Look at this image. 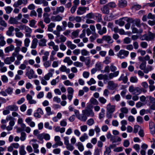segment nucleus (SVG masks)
Returning a JSON list of instances; mask_svg holds the SVG:
<instances>
[{
    "mask_svg": "<svg viewBox=\"0 0 155 155\" xmlns=\"http://www.w3.org/2000/svg\"><path fill=\"white\" fill-rule=\"evenodd\" d=\"M83 114L80 115L78 117V118L80 120L85 122L87 120V116H89L93 117L94 115V113L92 110H87L82 111Z\"/></svg>",
    "mask_w": 155,
    "mask_h": 155,
    "instance_id": "obj_1",
    "label": "nucleus"
},
{
    "mask_svg": "<svg viewBox=\"0 0 155 155\" xmlns=\"http://www.w3.org/2000/svg\"><path fill=\"white\" fill-rule=\"evenodd\" d=\"M116 106L112 105L110 103H108L106 106V116L107 117L110 118H111L112 114L115 110Z\"/></svg>",
    "mask_w": 155,
    "mask_h": 155,
    "instance_id": "obj_2",
    "label": "nucleus"
},
{
    "mask_svg": "<svg viewBox=\"0 0 155 155\" xmlns=\"http://www.w3.org/2000/svg\"><path fill=\"white\" fill-rule=\"evenodd\" d=\"M129 52L124 49L120 50L117 54V57L120 59H123L127 57L129 54Z\"/></svg>",
    "mask_w": 155,
    "mask_h": 155,
    "instance_id": "obj_3",
    "label": "nucleus"
},
{
    "mask_svg": "<svg viewBox=\"0 0 155 155\" xmlns=\"http://www.w3.org/2000/svg\"><path fill=\"white\" fill-rule=\"evenodd\" d=\"M37 141V140L36 139H33L30 141V143L32 145L34 149V153H39V151L38 149L39 147V145L38 144L35 143Z\"/></svg>",
    "mask_w": 155,
    "mask_h": 155,
    "instance_id": "obj_4",
    "label": "nucleus"
},
{
    "mask_svg": "<svg viewBox=\"0 0 155 155\" xmlns=\"http://www.w3.org/2000/svg\"><path fill=\"white\" fill-rule=\"evenodd\" d=\"M129 91L132 93L134 94H140L141 93V89L138 87H135L132 85L129 87Z\"/></svg>",
    "mask_w": 155,
    "mask_h": 155,
    "instance_id": "obj_5",
    "label": "nucleus"
},
{
    "mask_svg": "<svg viewBox=\"0 0 155 155\" xmlns=\"http://www.w3.org/2000/svg\"><path fill=\"white\" fill-rule=\"evenodd\" d=\"M118 86V84L113 81H110L107 82V88L109 90H113L115 89Z\"/></svg>",
    "mask_w": 155,
    "mask_h": 155,
    "instance_id": "obj_6",
    "label": "nucleus"
},
{
    "mask_svg": "<svg viewBox=\"0 0 155 155\" xmlns=\"http://www.w3.org/2000/svg\"><path fill=\"white\" fill-rule=\"evenodd\" d=\"M127 19L126 21L129 23H132L135 24L138 27H140L141 25L140 24V20L139 19H136L134 20L130 18H126Z\"/></svg>",
    "mask_w": 155,
    "mask_h": 155,
    "instance_id": "obj_7",
    "label": "nucleus"
},
{
    "mask_svg": "<svg viewBox=\"0 0 155 155\" xmlns=\"http://www.w3.org/2000/svg\"><path fill=\"white\" fill-rule=\"evenodd\" d=\"M106 137L108 139H110V141H112L113 143H115L117 142H120L121 140V138L119 137H117L116 140H114L113 138V136L109 132L107 133Z\"/></svg>",
    "mask_w": 155,
    "mask_h": 155,
    "instance_id": "obj_8",
    "label": "nucleus"
},
{
    "mask_svg": "<svg viewBox=\"0 0 155 155\" xmlns=\"http://www.w3.org/2000/svg\"><path fill=\"white\" fill-rule=\"evenodd\" d=\"M54 140L56 143L53 145L52 147L53 148H56L58 146H62L63 145V143L61 140V138L59 136H55Z\"/></svg>",
    "mask_w": 155,
    "mask_h": 155,
    "instance_id": "obj_9",
    "label": "nucleus"
},
{
    "mask_svg": "<svg viewBox=\"0 0 155 155\" xmlns=\"http://www.w3.org/2000/svg\"><path fill=\"white\" fill-rule=\"evenodd\" d=\"M52 21L54 22H59L62 20L63 17L59 15L52 16L51 18Z\"/></svg>",
    "mask_w": 155,
    "mask_h": 155,
    "instance_id": "obj_10",
    "label": "nucleus"
},
{
    "mask_svg": "<svg viewBox=\"0 0 155 155\" xmlns=\"http://www.w3.org/2000/svg\"><path fill=\"white\" fill-rule=\"evenodd\" d=\"M86 10H89L88 7H79L77 11L78 15H81L84 13Z\"/></svg>",
    "mask_w": 155,
    "mask_h": 155,
    "instance_id": "obj_11",
    "label": "nucleus"
},
{
    "mask_svg": "<svg viewBox=\"0 0 155 155\" xmlns=\"http://www.w3.org/2000/svg\"><path fill=\"white\" fill-rule=\"evenodd\" d=\"M65 8L63 6H60L56 8V10L53 12V15H56L59 13H63L64 12Z\"/></svg>",
    "mask_w": 155,
    "mask_h": 155,
    "instance_id": "obj_12",
    "label": "nucleus"
},
{
    "mask_svg": "<svg viewBox=\"0 0 155 155\" xmlns=\"http://www.w3.org/2000/svg\"><path fill=\"white\" fill-rule=\"evenodd\" d=\"M15 60V58L14 57H7L4 60V62L5 64H10L11 62H13Z\"/></svg>",
    "mask_w": 155,
    "mask_h": 155,
    "instance_id": "obj_13",
    "label": "nucleus"
},
{
    "mask_svg": "<svg viewBox=\"0 0 155 155\" xmlns=\"http://www.w3.org/2000/svg\"><path fill=\"white\" fill-rule=\"evenodd\" d=\"M7 109L12 111H17L18 110V107L15 104L8 105L6 107Z\"/></svg>",
    "mask_w": 155,
    "mask_h": 155,
    "instance_id": "obj_14",
    "label": "nucleus"
},
{
    "mask_svg": "<svg viewBox=\"0 0 155 155\" xmlns=\"http://www.w3.org/2000/svg\"><path fill=\"white\" fill-rule=\"evenodd\" d=\"M49 15L48 14H46L44 13L43 14V17L44 21L46 24H48L50 23L51 20L49 17Z\"/></svg>",
    "mask_w": 155,
    "mask_h": 155,
    "instance_id": "obj_15",
    "label": "nucleus"
},
{
    "mask_svg": "<svg viewBox=\"0 0 155 155\" xmlns=\"http://www.w3.org/2000/svg\"><path fill=\"white\" fill-rule=\"evenodd\" d=\"M103 39L104 41H106L108 43H112L113 42L111 37L109 35H104L103 36Z\"/></svg>",
    "mask_w": 155,
    "mask_h": 155,
    "instance_id": "obj_16",
    "label": "nucleus"
},
{
    "mask_svg": "<svg viewBox=\"0 0 155 155\" xmlns=\"http://www.w3.org/2000/svg\"><path fill=\"white\" fill-rule=\"evenodd\" d=\"M60 71L62 72H65L66 73L69 74L70 70L69 68H67L64 65H62L59 68Z\"/></svg>",
    "mask_w": 155,
    "mask_h": 155,
    "instance_id": "obj_17",
    "label": "nucleus"
},
{
    "mask_svg": "<svg viewBox=\"0 0 155 155\" xmlns=\"http://www.w3.org/2000/svg\"><path fill=\"white\" fill-rule=\"evenodd\" d=\"M25 36L27 37H31V34L32 32V29L28 26H27L25 30Z\"/></svg>",
    "mask_w": 155,
    "mask_h": 155,
    "instance_id": "obj_18",
    "label": "nucleus"
},
{
    "mask_svg": "<svg viewBox=\"0 0 155 155\" xmlns=\"http://www.w3.org/2000/svg\"><path fill=\"white\" fill-rule=\"evenodd\" d=\"M66 44L67 46L71 50H73L77 46L73 44L72 42L70 41H67Z\"/></svg>",
    "mask_w": 155,
    "mask_h": 155,
    "instance_id": "obj_19",
    "label": "nucleus"
},
{
    "mask_svg": "<svg viewBox=\"0 0 155 155\" xmlns=\"http://www.w3.org/2000/svg\"><path fill=\"white\" fill-rule=\"evenodd\" d=\"M149 127L151 133L152 134H154L155 133V126L153 122L151 121L150 122Z\"/></svg>",
    "mask_w": 155,
    "mask_h": 155,
    "instance_id": "obj_20",
    "label": "nucleus"
},
{
    "mask_svg": "<svg viewBox=\"0 0 155 155\" xmlns=\"http://www.w3.org/2000/svg\"><path fill=\"white\" fill-rule=\"evenodd\" d=\"M126 18H123L119 20L115 21L116 24L121 26H124L125 24V22L123 20L124 19V20L126 21L127 19Z\"/></svg>",
    "mask_w": 155,
    "mask_h": 155,
    "instance_id": "obj_21",
    "label": "nucleus"
},
{
    "mask_svg": "<svg viewBox=\"0 0 155 155\" xmlns=\"http://www.w3.org/2000/svg\"><path fill=\"white\" fill-rule=\"evenodd\" d=\"M14 30V28L13 26H11L8 28V30L6 32V35L8 36L13 35V32Z\"/></svg>",
    "mask_w": 155,
    "mask_h": 155,
    "instance_id": "obj_22",
    "label": "nucleus"
},
{
    "mask_svg": "<svg viewBox=\"0 0 155 155\" xmlns=\"http://www.w3.org/2000/svg\"><path fill=\"white\" fill-rule=\"evenodd\" d=\"M127 5V2L126 0H120L119 1L118 6L120 8L126 7Z\"/></svg>",
    "mask_w": 155,
    "mask_h": 155,
    "instance_id": "obj_23",
    "label": "nucleus"
},
{
    "mask_svg": "<svg viewBox=\"0 0 155 155\" xmlns=\"http://www.w3.org/2000/svg\"><path fill=\"white\" fill-rule=\"evenodd\" d=\"M119 73V71H117L113 73H111L108 75L109 78L110 79H112L114 77H117Z\"/></svg>",
    "mask_w": 155,
    "mask_h": 155,
    "instance_id": "obj_24",
    "label": "nucleus"
},
{
    "mask_svg": "<svg viewBox=\"0 0 155 155\" xmlns=\"http://www.w3.org/2000/svg\"><path fill=\"white\" fill-rule=\"evenodd\" d=\"M34 73L35 72L34 70L32 69H31L29 71L27 72L26 73V74L28 76L29 79H31L33 77V75L34 74Z\"/></svg>",
    "mask_w": 155,
    "mask_h": 155,
    "instance_id": "obj_25",
    "label": "nucleus"
},
{
    "mask_svg": "<svg viewBox=\"0 0 155 155\" xmlns=\"http://www.w3.org/2000/svg\"><path fill=\"white\" fill-rule=\"evenodd\" d=\"M101 10L103 13L105 14H107L109 12V9L107 5H104L103 8H101Z\"/></svg>",
    "mask_w": 155,
    "mask_h": 155,
    "instance_id": "obj_26",
    "label": "nucleus"
},
{
    "mask_svg": "<svg viewBox=\"0 0 155 155\" xmlns=\"http://www.w3.org/2000/svg\"><path fill=\"white\" fill-rule=\"evenodd\" d=\"M64 62L67 63L68 65H70L73 63V61L71 60L69 57H66L63 61Z\"/></svg>",
    "mask_w": 155,
    "mask_h": 155,
    "instance_id": "obj_27",
    "label": "nucleus"
},
{
    "mask_svg": "<svg viewBox=\"0 0 155 155\" xmlns=\"http://www.w3.org/2000/svg\"><path fill=\"white\" fill-rule=\"evenodd\" d=\"M38 40L37 38H34L32 41V44L31 46V48L35 49L36 48Z\"/></svg>",
    "mask_w": 155,
    "mask_h": 155,
    "instance_id": "obj_28",
    "label": "nucleus"
},
{
    "mask_svg": "<svg viewBox=\"0 0 155 155\" xmlns=\"http://www.w3.org/2000/svg\"><path fill=\"white\" fill-rule=\"evenodd\" d=\"M19 152L20 155H25L26 153V152L25 150V146L22 145L19 148Z\"/></svg>",
    "mask_w": 155,
    "mask_h": 155,
    "instance_id": "obj_29",
    "label": "nucleus"
},
{
    "mask_svg": "<svg viewBox=\"0 0 155 155\" xmlns=\"http://www.w3.org/2000/svg\"><path fill=\"white\" fill-rule=\"evenodd\" d=\"M8 23L10 24H17L18 22L15 18L11 17L8 21Z\"/></svg>",
    "mask_w": 155,
    "mask_h": 155,
    "instance_id": "obj_30",
    "label": "nucleus"
},
{
    "mask_svg": "<svg viewBox=\"0 0 155 155\" xmlns=\"http://www.w3.org/2000/svg\"><path fill=\"white\" fill-rule=\"evenodd\" d=\"M46 40L45 38L41 39L38 43L39 45L41 47L46 46Z\"/></svg>",
    "mask_w": 155,
    "mask_h": 155,
    "instance_id": "obj_31",
    "label": "nucleus"
},
{
    "mask_svg": "<svg viewBox=\"0 0 155 155\" xmlns=\"http://www.w3.org/2000/svg\"><path fill=\"white\" fill-rule=\"evenodd\" d=\"M24 1L22 0H18L15 2L13 5V7L15 8L18 7L19 6L23 4Z\"/></svg>",
    "mask_w": 155,
    "mask_h": 155,
    "instance_id": "obj_32",
    "label": "nucleus"
},
{
    "mask_svg": "<svg viewBox=\"0 0 155 155\" xmlns=\"http://www.w3.org/2000/svg\"><path fill=\"white\" fill-rule=\"evenodd\" d=\"M80 31L79 30H77L72 32L71 33V38L74 39L77 37L79 35Z\"/></svg>",
    "mask_w": 155,
    "mask_h": 155,
    "instance_id": "obj_33",
    "label": "nucleus"
},
{
    "mask_svg": "<svg viewBox=\"0 0 155 155\" xmlns=\"http://www.w3.org/2000/svg\"><path fill=\"white\" fill-rule=\"evenodd\" d=\"M14 49L15 47L14 46L12 45H11L9 46L6 47L5 49V51L6 53H8L9 51H12Z\"/></svg>",
    "mask_w": 155,
    "mask_h": 155,
    "instance_id": "obj_34",
    "label": "nucleus"
},
{
    "mask_svg": "<svg viewBox=\"0 0 155 155\" xmlns=\"http://www.w3.org/2000/svg\"><path fill=\"white\" fill-rule=\"evenodd\" d=\"M92 35L89 37V39L91 42H93L94 40L98 37V35L96 33H92Z\"/></svg>",
    "mask_w": 155,
    "mask_h": 155,
    "instance_id": "obj_35",
    "label": "nucleus"
},
{
    "mask_svg": "<svg viewBox=\"0 0 155 155\" xmlns=\"http://www.w3.org/2000/svg\"><path fill=\"white\" fill-rule=\"evenodd\" d=\"M90 103L91 104L94 105H97L99 104V102L97 100L93 97L90 99Z\"/></svg>",
    "mask_w": 155,
    "mask_h": 155,
    "instance_id": "obj_36",
    "label": "nucleus"
},
{
    "mask_svg": "<svg viewBox=\"0 0 155 155\" xmlns=\"http://www.w3.org/2000/svg\"><path fill=\"white\" fill-rule=\"evenodd\" d=\"M97 78L99 80L104 79V80H107L108 79V76L106 74H100L98 75Z\"/></svg>",
    "mask_w": 155,
    "mask_h": 155,
    "instance_id": "obj_37",
    "label": "nucleus"
},
{
    "mask_svg": "<svg viewBox=\"0 0 155 155\" xmlns=\"http://www.w3.org/2000/svg\"><path fill=\"white\" fill-rule=\"evenodd\" d=\"M0 25L5 28L7 26V23L1 17H0Z\"/></svg>",
    "mask_w": 155,
    "mask_h": 155,
    "instance_id": "obj_38",
    "label": "nucleus"
},
{
    "mask_svg": "<svg viewBox=\"0 0 155 155\" xmlns=\"http://www.w3.org/2000/svg\"><path fill=\"white\" fill-rule=\"evenodd\" d=\"M107 32V29L105 27H103L102 29L99 30L98 31V33L100 35H102L104 34H105Z\"/></svg>",
    "mask_w": 155,
    "mask_h": 155,
    "instance_id": "obj_39",
    "label": "nucleus"
},
{
    "mask_svg": "<svg viewBox=\"0 0 155 155\" xmlns=\"http://www.w3.org/2000/svg\"><path fill=\"white\" fill-rule=\"evenodd\" d=\"M55 27V24L53 22L51 23L48 26V30L49 31H52L53 30L52 28Z\"/></svg>",
    "mask_w": 155,
    "mask_h": 155,
    "instance_id": "obj_40",
    "label": "nucleus"
},
{
    "mask_svg": "<svg viewBox=\"0 0 155 155\" xmlns=\"http://www.w3.org/2000/svg\"><path fill=\"white\" fill-rule=\"evenodd\" d=\"M77 146L78 147V149L80 151L82 152L84 150V147L81 142H78L77 145Z\"/></svg>",
    "mask_w": 155,
    "mask_h": 155,
    "instance_id": "obj_41",
    "label": "nucleus"
},
{
    "mask_svg": "<svg viewBox=\"0 0 155 155\" xmlns=\"http://www.w3.org/2000/svg\"><path fill=\"white\" fill-rule=\"evenodd\" d=\"M120 95L119 94H117L114 97H111L110 99L112 101L115 100L116 101H118L120 100Z\"/></svg>",
    "mask_w": 155,
    "mask_h": 155,
    "instance_id": "obj_42",
    "label": "nucleus"
},
{
    "mask_svg": "<svg viewBox=\"0 0 155 155\" xmlns=\"http://www.w3.org/2000/svg\"><path fill=\"white\" fill-rule=\"evenodd\" d=\"M65 145L67 149L71 151H72L74 149L73 146L71 143H69Z\"/></svg>",
    "mask_w": 155,
    "mask_h": 155,
    "instance_id": "obj_43",
    "label": "nucleus"
},
{
    "mask_svg": "<svg viewBox=\"0 0 155 155\" xmlns=\"http://www.w3.org/2000/svg\"><path fill=\"white\" fill-rule=\"evenodd\" d=\"M131 41V39L128 37L125 38L123 40V43L125 44H129L130 43Z\"/></svg>",
    "mask_w": 155,
    "mask_h": 155,
    "instance_id": "obj_44",
    "label": "nucleus"
},
{
    "mask_svg": "<svg viewBox=\"0 0 155 155\" xmlns=\"http://www.w3.org/2000/svg\"><path fill=\"white\" fill-rule=\"evenodd\" d=\"M74 65L77 67H82L83 66V64L79 61L74 62L73 63Z\"/></svg>",
    "mask_w": 155,
    "mask_h": 155,
    "instance_id": "obj_45",
    "label": "nucleus"
},
{
    "mask_svg": "<svg viewBox=\"0 0 155 155\" xmlns=\"http://www.w3.org/2000/svg\"><path fill=\"white\" fill-rule=\"evenodd\" d=\"M98 101L102 104H104L107 102V100L103 97H100L98 99Z\"/></svg>",
    "mask_w": 155,
    "mask_h": 155,
    "instance_id": "obj_46",
    "label": "nucleus"
},
{
    "mask_svg": "<svg viewBox=\"0 0 155 155\" xmlns=\"http://www.w3.org/2000/svg\"><path fill=\"white\" fill-rule=\"evenodd\" d=\"M152 69L153 67L152 66L150 65H148L147 66V67L146 68H145L143 72L147 74L149 72V71H152Z\"/></svg>",
    "mask_w": 155,
    "mask_h": 155,
    "instance_id": "obj_47",
    "label": "nucleus"
},
{
    "mask_svg": "<svg viewBox=\"0 0 155 155\" xmlns=\"http://www.w3.org/2000/svg\"><path fill=\"white\" fill-rule=\"evenodd\" d=\"M88 138V137L87 135L86 134L84 133L83 136L80 137V140L81 142H84L85 140L87 139Z\"/></svg>",
    "mask_w": 155,
    "mask_h": 155,
    "instance_id": "obj_48",
    "label": "nucleus"
},
{
    "mask_svg": "<svg viewBox=\"0 0 155 155\" xmlns=\"http://www.w3.org/2000/svg\"><path fill=\"white\" fill-rule=\"evenodd\" d=\"M82 55L86 56L89 55V52L85 49H83L81 50Z\"/></svg>",
    "mask_w": 155,
    "mask_h": 155,
    "instance_id": "obj_49",
    "label": "nucleus"
},
{
    "mask_svg": "<svg viewBox=\"0 0 155 155\" xmlns=\"http://www.w3.org/2000/svg\"><path fill=\"white\" fill-rule=\"evenodd\" d=\"M122 80H123L124 83H126L127 81V76H125L124 77V74H122L120 77L119 79V80L120 81Z\"/></svg>",
    "mask_w": 155,
    "mask_h": 155,
    "instance_id": "obj_50",
    "label": "nucleus"
},
{
    "mask_svg": "<svg viewBox=\"0 0 155 155\" xmlns=\"http://www.w3.org/2000/svg\"><path fill=\"white\" fill-rule=\"evenodd\" d=\"M5 9L6 13L8 14L10 13L13 10L12 8L9 6L5 7Z\"/></svg>",
    "mask_w": 155,
    "mask_h": 155,
    "instance_id": "obj_51",
    "label": "nucleus"
},
{
    "mask_svg": "<svg viewBox=\"0 0 155 155\" xmlns=\"http://www.w3.org/2000/svg\"><path fill=\"white\" fill-rule=\"evenodd\" d=\"M1 80L3 83H7L8 81V78L5 75H3L1 76Z\"/></svg>",
    "mask_w": 155,
    "mask_h": 155,
    "instance_id": "obj_52",
    "label": "nucleus"
},
{
    "mask_svg": "<svg viewBox=\"0 0 155 155\" xmlns=\"http://www.w3.org/2000/svg\"><path fill=\"white\" fill-rule=\"evenodd\" d=\"M26 133L24 132H22L21 133V136L20 137L21 140L22 141H24L26 139Z\"/></svg>",
    "mask_w": 155,
    "mask_h": 155,
    "instance_id": "obj_53",
    "label": "nucleus"
},
{
    "mask_svg": "<svg viewBox=\"0 0 155 155\" xmlns=\"http://www.w3.org/2000/svg\"><path fill=\"white\" fill-rule=\"evenodd\" d=\"M140 39L142 40H146L147 41H149V38H148V36L147 34H145L143 36H141L140 38Z\"/></svg>",
    "mask_w": 155,
    "mask_h": 155,
    "instance_id": "obj_54",
    "label": "nucleus"
},
{
    "mask_svg": "<svg viewBox=\"0 0 155 155\" xmlns=\"http://www.w3.org/2000/svg\"><path fill=\"white\" fill-rule=\"evenodd\" d=\"M110 58L108 56H107L105 58V60L103 61V63L106 64H107L111 62Z\"/></svg>",
    "mask_w": 155,
    "mask_h": 155,
    "instance_id": "obj_55",
    "label": "nucleus"
},
{
    "mask_svg": "<svg viewBox=\"0 0 155 155\" xmlns=\"http://www.w3.org/2000/svg\"><path fill=\"white\" fill-rule=\"evenodd\" d=\"M30 41L29 39L26 38L24 40V45L26 47H28L29 46Z\"/></svg>",
    "mask_w": 155,
    "mask_h": 155,
    "instance_id": "obj_56",
    "label": "nucleus"
},
{
    "mask_svg": "<svg viewBox=\"0 0 155 155\" xmlns=\"http://www.w3.org/2000/svg\"><path fill=\"white\" fill-rule=\"evenodd\" d=\"M130 81L132 83H136L138 81V79L136 76L132 77L130 79Z\"/></svg>",
    "mask_w": 155,
    "mask_h": 155,
    "instance_id": "obj_57",
    "label": "nucleus"
},
{
    "mask_svg": "<svg viewBox=\"0 0 155 155\" xmlns=\"http://www.w3.org/2000/svg\"><path fill=\"white\" fill-rule=\"evenodd\" d=\"M146 67V62H142L140 66V68L142 70L144 71Z\"/></svg>",
    "mask_w": 155,
    "mask_h": 155,
    "instance_id": "obj_58",
    "label": "nucleus"
},
{
    "mask_svg": "<svg viewBox=\"0 0 155 155\" xmlns=\"http://www.w3.org/2000/svg\"><path fill=\"white\" fill-rule=\"evenodd\" d=\"M37 12L38 13V17H41L42 16V9L41 8H38L37 10Z\"/></svg>",
    "mask_w": 155,
    "mask_h": 155,
    "instance_id": "obj_59",
    "label": "nucleus"
},
{
    "mask_svg": "<svg viewBox=\"0 0 155 155\" xmlns=\"http://www.w3.org/2000/svg\"><path fill=\"white\" fill-rule=\"evenodd\" d=\"M45 110L48 115H49L52 114V113L51 111V109L50 107H46Z\"/></svg>",
    "mask_w": 155,
    "mask_h": 155,
    "instance_id": "obj_60",
    "label": "nucleus"
},
{
    "mask_svg": "<svg viewBox=\"0 0 155 155\" xmlns=\"http://www.w3.org/2000/svg\"><path fill=\"white\" fill-rule=\"evenodd\" d=\"M111 150L108 147H106V149L105 151L104 152V155H105L106 154L107 155H109V154L111 152Z\"/></svg>",
    "mask_w": 155,
    "mask_h": 155,
    "instance_id": "obj_61",
    "label": "nucleus"
},
{
    "mask_svg": "<svg viewBox=\"0 0 155 155\" xmlns=\"http://www.w3.org/2000/svg\"><path fill=\"white\" fill-rule=\"evenodd\" d=\"M60 49L62 51H64L66 49L67 47L66 46L63 44L61 43L59 45Z\"/></svg>",
    "mask_w": 155,
    "mask_h": 155,
    "instance_id": "obj_62",
    "label": "nucleus"
},
{
    "mask_svg": "<svg viewBox=\"0 0 155 155\" xmlns=\"http://www.w3.org/2000/svg\"><path fill=\"white\" fill-rule=\"evenodd\" d=\"M59 39L60 40L61 42L62 43H63L65 42L67 39L66 38L62 35H61L60 36Z\"/></svg>",
    "mask_w": 155,
    "mask_h": 155,
    "instance_id": "obj_63",
    "label": "nucleus"
},
{
    "mask_svg": "<svg viewBox=\"0 0 155 155\" xmlns=\"http://www.w3.org/2000/svg\"><path fill=\"white\" fill-rule=\"evenodd\" d=\"M148 36V38H149V41L153 39L155 37V34L153 33H152L150 32H149Z\"/></svg>",
    "mask_w": 155,
    "mask_h": 155,
    "instance_id": "obj_64",
    "label": "nucleus"
}]
</instances>
